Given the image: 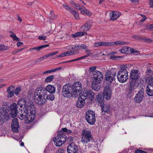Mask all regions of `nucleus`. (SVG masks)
Returning <instances> with one entry per match:
<instances>
[{
    "mask_svg": "<svg viewBox=\"0 0 153 153\" xmlns=\"http://www.w3.org/2000/svg\"><path fill=\"white\" fill-rule=\"evenodd\" d=\"M109 42H100L97 43H95L94 44V46L95 47H98L100 46H108Z\"/></svg>",
    "mask_w": 153,
    "mask_h": 153,
    "instance_id": "nucleus-31",
    "label": "nucleus"
},
{
    "mask_svg": "<svg viewBox=\"0 0 153 153\" xmlns=\"http://www.w3.org/2000/svg\"><path fill=\"white\" fill-rule=\"evenodd\" d=\"M109 44H108V46H113L114 45H123L128 44V43L127 42L120 41L113 42L111 43L109 42Z\"/></svg>",
    "mask_w": 153,
    "mask_h": 153,
    "instance_id": "nucleus-22",
    "label": "nucleus"
},
{
    "mask_svg": "<svg viewBox=\"0 0 153 153\" xmlns=\"http://www.w3.org/2000/svg\"><path fill=\"white\" fill-rule=\"evenodd\" d=\"M97 69V67L96 66L91 67L89 69V72L90 73H92V74L93 73L96 71Z\"/></svg>",
    "mask_w": 153,
    "mask_h": 153,
    "instance_id": "nucleus-45",
    "label": "nucleus"
},
{
    "mask_svg": "<svg viewBox=\"0 0 153 153\" xmlns=\"http://www.w3.org/2000/svg\"><path fill=\"white\" fill-rule=\"evenodd\" d=\"M80 30L81 31H83V32H86L88 31L89 30L88 29H87L85 27L84 25H83L80 27Z\"/></svg>",
    "mask_w": 153,
    "mask_h": 153,
    "instance_id": "nucleus-50",
    "label": "nucleus"
},
{
    "mask_svg": "<svg viewBox=\"0 0 153 153\" xmlns=\"http://www.w3.org/2000/svg\"><path fill=\"white\" fill-rule=\"evenodd\" d=\"M76 82L72 85L68 83L64 85L62 88V95L65 97L70 98L71 97H76Z\"/></svg>",
    "mask_w": 153,
    "mask_h": 153,
    "instance_id": "nucleus-1",
    "label": "nucleus"
},
{
    "mask_svg": "<svg viewBox=\"0 0 153 153\" xmlns=\"http://www.w3.org/2000/svg\"><path fill=\"white\" fill-rule=\"evenodd\" d=\"M139 71L137 70H132L131 72V75L130 76H139Z\"/></svg>",
    "mask_w": 153,
    "mask_h": 153,
    "instance_id": "nucleus-34",
    "label": "nucleus"
},
{
    "mask_svg": "<svg viewBox=\"0 0 153 153\" xmlns=\"http://www.w3.org/2000/svg\"><path fill=\"white\" fill-rule=\"evenodd\" d=\"M114 80V77H105L103 81L104 82L110 84L111 83L112 81Z\"/></svg>",
    "mask_w": 153,
    "mask_h": 153,
    "instance_id": "nucleus-32",
    "label": "nucleus"
},
{
    "mask_svg": "<svg viewBox=\"0 0 153 153\" xmlns=\"http://www.w3.org/2000/svg\"><path fill=\"white\" fill-rule=\"evenodd\" d=\"M46 37H47L46 36H39L38 39L41 40H45L46 39Z\"/></svg>",
    "mask_w": 153,
    "mask_h": 153,
    "instance_id": "nucleus-58",
    "label": "nucleus"
},
{
    "mask_svg": "<svg viewBox=\"0 0 153 153\" xmlns=\"http://www.w3.org/2000/svg\"><path fill=\"white\" fill-rule=\"evenodd\" d=\"M21 91V87H17L14 91V93L16 95L19 94V92Z\"/></svg>",
    "mask_w": 153,
    "mask_h": 153,
    "instance_id": "nucleus-47",
    "label": "nucleus"
},
{
    "mask_svg": "<svg viewBox=\"0 0 153 153\" xmlns=\"http://www.w3.org/2000/svg\"><path fill=\"white\" fill-rule=\"evenodd\" d=\"M144 89L142 88L136 95L134 100L137 103H140L142 101L144 96Z\"/></svg>",
    "mask_w": 153,
    "mask_h": 153,
    "instance_id": "nucleus-10",
    "label": "nucleus"
},
{
    "mask_svg": "<svg viewBox=\"0 0 153 153\" xmlns=\"http://www.w3.org/2000/svg\"><path fill=\"white\" fill-rule=\"evenodd\" d=\"M82 141L86 144L92 140L93 138L90 131L87 129L83 130L82 131Z\"/></svg>",
    "mask_w": 153,
    "mask_h": 153,
    "instance_id": "nucleus-6",
    "label": "nucleus"
},
{
    "mask_svg": "<svg viewBox=\"0 0 153 153\" xmlns=\"http://www.w3.org/2000/svg\"><path fill=\"white\" fill-rule=\"evenodd\" d=\"M151 85L153 86V77L149 79L148 81V85Z\"/></svg>",
    "mask_w": 153,
    "mask_h": 153,
    "instance_id": "nucleus-54",
    "label": "nucleus"
},
{
    "mask_svg": "<svg viewBox=\"0 0 153 153\" xmlns=\"http://www.w3.org/2000/svg\"><path fill=\"white\" fill-rule=\"evenodd\" d=\"M93 75L94 76H102V73L100 71L96 70L93 73Z\"/></svg>",
    "mask_w": 153,
    "mask_h": 153,
    "instance_id": "nucleus-38",
    "label": "nucleus"
},
{
    "mask_svg": "<svg viewBox=\"0 0 153 153\" xmlns=\"http://www.w3.org/2000/svg\"><path fill=\"white\" fill-rule=\"evenodd\" d=\"M8 47L3 45H0V51H4L8 49Z\"/></svg>",
    "mask_w": 153,
    "mask_h": 153,
    "instance_id": "nucleus-46",
    "label": "nucleus"
},
{
    "mask_svg": "<svg viewBox=\"0 0 153 153\" xmlns=\"http://www.w3.org/2000/svg\"><path fill=\"white\" fill-rule=\"evenodd\" d=\"M19 127L11 126L12 131L15 133L19 131Z\"/></svg>",
    "mask_w": 153,
    "mask_h": 153,
    "instance_id": "nucleus-48",
    "label": "nucleus"
},
{
    "mask_svg": "<svg viewBox=\"0 0 153 153\" xmlns=\"http://www.w3.org/2000/svg\"><path fill=\"white\" fill-rule=\"evenodd\" d=\"M104 96L102 93H100L97 96L96 101L98 102L99 104L104 103Z\"/></svg>",
    "mask_w": 153,
    "mask_h": 153,
    "instance_id": "nucleus-18",
    "label": "nucleus"
},
{
    "mask_svg": "<svg viewBox=\"0 0 153 153\" xmlns=\"http://www.w3.org/2000/svg\"><path fill=\"white\" fill-rule=\"evenodd\" d=\"M82 84L80 82L77 81V91H78V93H80L81 96L83 97V98H85L86 99L88 97L91 98V100L94 99V94L91 90H89L82 91Z\"/></svg>",
    "mask_w": 153,
    "mask_h": 153,
    "instance_id": "nucleus-5",
    "label": "nucleus"
},
{
    "mask_svg": "<svg viewBox=\"0 0 153 153\" xmlns=\"http://www.w3.org/2000/svg\"><path fill=\"white\" fill-rule=\"evenodd\" d=\"M103 79V77H93V78L92 79V89L96 91L99 90L100 88H98V86L97 85L100 83Z\"/></svg>",
    "mask_w": 153,
    "mask_h": 153,
    "instance_id": "nucleus-9",
    "label": "nucleus"
},
{
    "mask_svg": "<svg viewBox=\"0 0 153 153\" xmlns=\"http://www.w3.org/2000/svg\"><path fill=\"white\" fill-rule=\"evenodd\" d=\"M57 53L58 52L57 51H55L47 54L45 55H44L43 57H40L39 59H38L36 60V62H39L47 57L56 55Z\"/></svg>",
    "mask_w": 153,
    "mask_h": 153,
    "instance_id": "nucleus-20",
    "label": "nucleus"
},
{
    "mask_svg": "<svg viewBox=\"0 0 153 153\" xmlns=\"http://www.w3.org/2000/svg\"><path fill=\"white\" fill-rule=\"evenodd\" d=\"M57 153H64L63 149H59L57 151Z\"/></svg>",
    "mask_w": 153,
    "mask_h": 153,
    "instance_id": "nucleus-60",
    "label": "nucleus"
},
{
    "mask_svg": "<svg viewBox=\"0 0 153 153\" xmlns=\"http://www.w3.org/2000/svg\"><path fill=\"white\" fill-rule=\"evenodd\" d=\"M46 96L47 100L48 99L52 101L54 100L55 98L54 95L52 93H50L48 95L47 94H46Z\"/></svg>",
    "mask_w": 153,
    "mask_h": 153,
    "instance_id": "nucleus-40",
    "label": "nucleus"
},
{
    "mask_svg": "<svg viewBox=\"0 0 153 153\" xmlns=\"http://www.w3.org/2000/svg\"><path fill=\"white\" fill-rule=\"evenodd\" d=\"M137 86L134 85H132V84H130L129 87L128 88L130 89L132 91L134 92L135 91V90L137 88Z\"/></svg>",
    "mask_w": 153,
    "mask_h": 153,
    "instance_id": "nucleus-43",
    "label": "nucleus"
},
{
    "mask_svg": "<svg viewBox=\"0 0 153 153\" xmlns=\"http://www.w3.org/2000/svg\"><path fill=\"white\" fill-rule=\"evenodd\" d=\"M14 90V86L13 85H11L7 88V92L8 93L7 97H12L13 96Z\"/></svg>",
    "mask_w": 153,
    "mask_h": 153,
    "instance_id": "nucleus-19",
    "label": "nucleus"
},
{
    "mask_svg": "<svg viewBox=\"0 0 153 153\" xmlns=\"http://www.w3.org/2000/svg\"><path fill=\"white\" fill-rule=\"evenodd\" d=\"M63 7L67 10L69 11L71 13L73 14L75 16V18H76V11L74 10L71 7H69V6L66 4H64L63 5Z\"/></svg>",
    "mask_w": 153,
    "mask_h": 153,
    "instance_id": "nucleus-26",
    "label": "nucleus"
},
{
    "mask_svg": "<svg viewBox=\"0 0 153 153\" xmlns=\"http://www.w3.org/2000/svg\"><path fill=\"white\" fill-rule=\"evenodd\" d=\"M132 38L133 39H140L141 38V37L139 36L138 35H134L132 36Z\"/></svg>",
    "mask_w": 153,
    "mask_h": 153,
    "instance_id": "nucleus-59",
    "label": "nucleus"
},
{
    "mask_svg": "<svg viewBox=\"0 0 153 153\" xmlns=\"http://www.w3.org/2000/svg\"><path fill=\"white\" fill-rule=\"evenodd\" d=\"M65 56H67V54L65 52L59 55L56 56L55 58H57L60 57H63Z\"/></svg>",
    "mask_w": 153,
    "mask_h": 153,
    "instance_id": "nucleus-53",
    "label": "nucleus"
},
{
    "mask_svg": "<svg viewBox=\"0 0 153 153\" xmlns=\"http://www.w3.org/2000/svg\"><path fill=\"white\" fill-rule=\"evenodd\" d=\"M131 79L129 80H130V84H132V85H138V83L137 82L138 78V77H136L135 78H134L133 77H130Z\"/></svg>",
    "mask_w": 153,
    "mask_h": 153,
    "instance_id": "nucleus-33",
    "label": "nucleus"
},
{
    "mask_svg": "<svg viewBox=\"0 0 153 153\" xmlns=\"http://www.w3.org/2000/svg\"><path fill=\"white\" fill-rule=\"evenodd\" d=\"M92 23L91 22L89 21H87L84 24V25L85 27H86L88 30H89L91 27V26Z\"/></svg>",
    "mask_w": 153,
    "mask_h": 153,
    "instance_id": "nucleus-39",
    "label": "nucleus"
},
{
    "mask_svg": "<svg viewBox=\"0 0 153 153\" xmlns=\"http://www.w3.org/2000/svg\"><path fill=\"white\" fill-rule=\"evenodd\" d=\"M17 108V105L15 103H13L10 106V114L11 116L13 118L15 117L18 112Z\"/></svg>",
    "mask_w": 153,
    "mask_h": 153,
    "instance_id": "nucleus-13",
    "label": "nucleus"
},
{
    "mask_svg": "<svg viewBox=\"0 0 153 153\" xmlns=\"http://www.w3.org/2000/svg\"><path fill=\"white\" fill-rule=\"evenodd\" d=\"M134 153H147V152L142 150L138 149L135 151Z\"/></svg>",
    "mask_w": 153,
    "mask_h": 153,
    "instance_id": "nucleus-57",
    "label": "nucleus"
},
{
    "mask_svg": "<svg viewBox=\"0 0 153 153\" xmlns=\"http://www.w3.org/2000/svg\"><path fill=\"white\" fill-rule=\"evenodd\" d=\"M146 19V16H144L143 17H142V19H140V21L141 22H143Z\"/></svg>",
    "mask_w": 153,
    "mask_h": 153,
    "instance_id": "nucleus-62",
    "label": "nucleus"
},
{
    "mask_svg": "<svg viewBox=\"0 0 153 153\" xmlns=\"http://www.w3.org/2000/svg\"><path fill=\"white\" fill-rule=\"evenodd\" d=\"M112 72L109 70H107L105 74V76H111V75H112Z\"/></svg>",
    "mask_w": 153,
    "mask_h": 153,
    "instance_id": "nucleus-52",
    "label": "nucleus"
},
{
    "mask_svg": "<svg viewBox=\"0 0 153 153\" xmlns=\"http://www.w3.org/2000/svg\"><path fill=\"white\" fill-rule=\"evenodd\" d=\"M146 93L149 96L153 95V86L147 85L146 87Z\"/></svg>",
    "mask_w": 153,
    "mask_h": 153,
    "instance_id": "nucleus-27",
    "label": "nucleus"
},
{
    "mask_svg": "<svg viewBox=\"0 0 153 153\" xmlns=\"http://www.w3.org/2000/svg\"><path fill=\"white\" fill-rule=\"evenodd\" d=\"M30 110H25L24 112H22V114L19 116L21 120L26 119V122L27 123L33 122L35 117V108L34 105H32Z\"/></svg>",
    "mask_w": 153,
    "mask_h": 153,
    "instance_id": "nucleus-4",
    "label": "nucleus"
},
{
    "mask_svg": "<svg viewBox=\"0 0 153 153\" xmlns=\"http://www.w3.org/2000/svg\"><path fill=\"white\" fill-rule=\"evenodd\" d=\"M77 10L83 14L89 16H90L91 15V13L89 11L85 9L83 6L80 5L79 4H77Z\"/></svg>",
    "mask_w": 153,
    "mask_h": 153,
    "instance_id": "nucleus-14",
    "label": "nucleus"
},
{
    "mask_svg": "<svg viewBox=\"0 0 153 153\" xmlns=\"http://www.w3.org/2000/svg\"><path fill=\"white\" fill-rule=\"evenodd\" d=\"M103 93L105 99L107 100H109L110 99L112 92L110 85H107L105 87Z\"/></svg>",
    "mask_w": 153,
    "mask_h": 153,
    "instance_id": "nucleus-12",
    "label": "nucleus"
},
{
    "mask_svg": "<svg viewBox=\"0 0 153 153\" xmlns=\"http://www.w3.org/2000/svg\"><path fill=\"white\" fill-rule=\"evenodd\" d=\"M11 124H14L16 125H19L18 119L16 118L13 119L12 120Z\"/></svg>",
    "mask_w": 153,
    "mask_h": 153,
    "instance_id": "nucleus-49",
    "label": "nucleus"
},
{
    "mask_svg": "<svg viewBox=\"0 0 153 153\" xmlns=\"http://www.w3.org/2000/svg\"><path fill=\"white\" fill-rule=\"evenodd\" d=\"M153 40L150 38H146V42L151 43L152 42Z\"/></svg>",
    "mask_w": 153,
    "mask_h": 153,
    "instance_id": "nucleus-61",
    "label": "nucleus"
},
{
    "mask_svg": "<svg viewBox=\"0 0 153 153\" xmlns=\"http://www.w3.org/2000/svg\"><path fill=\"white\" fill-rule=\"evenodd\" d=\"M42 88L45 90L46 91V94H47V91H48L50 93H53L55 92V89L54 87L51 85H48L45 88L44 87Z\"/></svg>",
    "mask_w": 153,
    "mask_h": 153,
    "instance_id": "nucleus-21",
    "label": "nucleus"
},
{
    "mask_svg": "<svg viewBox=\"0 0 153 153\" xmlns=\"http://www.w3.org/2000/svg\"><path fill=\"white\" fill-rule=\"evenodd\" d=\"M127 96L128 97H130L132 95L131 94L134 92L128 88V90L127 91Z\"/></svg>",
    "mask_w": 153,
    "mask_h": 153,
    "instance_id": "nucleus-51",
    "label": "nucleus"
},
{
    "mask_svg": "<svg viewBox=\"0 0 153 153\" xmlns=\"http://www.w3.org/2000/svg\"><path fill=\"white\" fill-rule=\"evenodd\" d=\"M110 110V106L108 105L103 104L102 106V112H109Z\"/></svg>",
    "mask_w": 153,
    "mask_h": 153,
    "instance_id": "nucleus-30",
    "label": "nucleus"
},
{
    "mask_svg": "<svg viewBox=\"0 0 153 153\" xmlns=\"http://www.w3.org/2000/svg\"><path fill=\"white\" fill-rule=\"evenodd\" d=\"M57 71V69H56V68H55L54 69H51V70H49L46 71L45 72H44L43 73L38 74H37V75L39 76H44V74L50 73L53 72H55Z\"/></svg>",
    "mask_w": 153,
    "mask_h": 153,
    "instance_id": "nucleus-37",
    "label": "nucleus"
},
{
    "mask_svg": "<svg viewBox=\"0 0 153 153\" xmlns=\"http://www.w3.org/2000/svg\"><path fill=\"white\" fill-rule=\"evenodd\" d=\"M129 51H130V52L131 53H136L138 52L137 51L134 50L133 49L126 47H124L120 50L121 52L123 53H128Z\"/></svg>",
    "mask_w": 153,
    "mask_h": 153,
    "instance_id": "nucleus-23",
    "label": "nucleus"
},
{
    "mask_svg": "<svg viewBox=\"0 0 153 153\" xmlns=\"http://www.w3.org/2000/svg\"><path fill=\"white\" fill-rule=\"evenodd\" d=\"M23 44V43L21 42H18L17 43V45L18 47H19L21 46L22 44Z\"/></svg>",
    "mask_w": 153,
    "mask_h": 153,
    "instance_id": "nucleus-64",
    "label": "nucleus"
},
{
    "mask_svg": "<svg viewBox=\"0 0 153 153\" xmlns=\"http://www.w3.org/2000/svg\"><path fill=\"white\" fill-rule=\"evenodd\" d=\"M87 34V32H83V31L77 32V36H82L84 35H86Z\"/></svg>",
    "mask_w": 153,
    "mask_h": 153,
    "instance_id": "nucleus-44",
    "label": "nucleus"
},
{
    "mask_svg": "<svg viewBox=\"0 0 153 153\" xmlns=\"http://www.w3.org/2000/svg\"><path fill=\"white\" fill-rule=\"evenodd\" d=\"M63 7L67 10L69 11L71 13L73 14L75 16V18H76V11L74 10L71 7H69V6L66 4H64L63 5Z\"/></svg>",
    "mask_w": 153,
    "mask_h": 153,
    "instance_id": "nucleus-25",
    "label": "nucleus"
},
{
    "mask_svg": "<svg viewBox=\"0 0 153 153\" xmlns=\"http://www.w3.org/2000/svg\"><path fill=\"white\" fill-rule=\"evenodd\" d=\"M76 146L74 143H71L68 146L67 150L68 153H76Z\"/></svg>",
    "mask_w": 153,
    "mask_h": 153,
    "instance_id": "nucleus-16",
    "label": "nucleus"
},
{
    "mask_svg": "<svg viewBox=\"0 0 153 153\" xmlns=\"http://www.w3.org/2000/svg\"><path fill=\"white\" fill-rule=\"evenodd\" d=\"M85 49V52L87 54H90L91 53L90 51L88 49L87 47L85 45H77V49Z\"/></svg>",
    "mask_w": 153,
    "mask_h": 153,
    "instance_id": "nucleus-28",
    "label": "nucleus"
},
{
    "mask_svg": "<svg viewBox=\"0 0 153 153\" xmlns=\"http://www.w3.org/2000/svg\"><path fill=\"white\" fill-rule=\"evenodd\" d=\"M32 102H27L23 99H20L17 102V105H19L20 107H24L23 111L22 112H24L25 110H30L32 105H34L32 104Z\"/></svg>",
    "mask_w": 153,
    "mask_h": 153,
    "instance_id": "nucleus-8",
    "label": "nucleus"
},
{
    "mask_svg": "<svg viewBox=\"0 0 153 153\" xmlns=\"http://www.w3.org/2000/svg\"><path fill=\"white\" fill-rule=\"evenodd\" d=\"M150 4H151L150 6V7H153V0H150Z\"/></svg>",
    "mask_w": 153,
    "mask_h": 153,
    "instance_id": "nucleus-63",
    "label": "nucleus"
},
{
    "mask_svg": "<svg viewBox=\"0 0 153 153\" xmlns=\"http://www.w3.org/2000/svg\"><path fill=\"white\" fill-rule=\"evenodd\" d=\"M146 74V75L150 76H153V71L148 67H147Z\"/></svg>",
    "mask_w": 153,
    "mask_h": 153,
    "instance_id": "nucleus-35",
    "label": "nucleus"
},
{
    "mask_svg": "<svg viewBox=\"0 0 153 153\" xmlns=\"http://www.w3.org/2000/svg\"><path fill=\"white\" fill-rule=\"evenodd\" d=\"M10 36L13 39V40H16L17 41H20L19 39L17 37L15 34L13 33H12V34L10 35Z\"/></svg>",
    "mask_w": 153,
    "mask_h": 153,
    "instance_id": "nucleus-42",
    "label": "nucleus"
},
{
    "mask_svg": "<svg viewBox=\"0 0 153 153\" xmlns=\"http://www.w3.org/2000/svg\"><path fill=\"white\" fill-rule=\"evenodd\" d=\"M127 77H117L118 80L120 82L123 83L128 79Z\"/></svg>",
    "mask_w": 153,
    "mask_h": 153,
    "instance_id": "nucleus-41",
    "label": "nucleus"
},
{
    "mask_svg": "<svg viewBox=\"0 0 153 153\" xmlns=\"http://www.w3.org/2000/svg\"><path fill=\"white\" fill-rule=\"evenodd\" d=\"M9 118L8 114H3L2 113L0 112V125L3 124L4 122V119L8 120Z\"/></svg>",
    "mask_w": 153,
    "mask_h": 153,
    "instance_id": "nucleus-24",
    "label": "nucleus"
},
{
    "mask_svg": "<svg viewBox=\"0 0 153 153\" xmlns=\"http://www.w3.org/2000/svg\"><path fill=\"white\" fill-rule=\"evenodd\" d=\"M79 97L77 101V107L81 108L83 107L85 104V100L86 98H83V97L81 96L80 93H79ZM77 95L78 94H77Z\"/></svg>",
    "mask_w": 153,
    "mask_h": 153,
    "instance_id": "nucleus-15",
    "label": "nucleus"
},
{
    "mask_svg": "<svg viewBox=\"0 0 153 153\" xmlns=\"http://www.w3.org/2000/svg\"><path fill=\"white\" fill-rule=\"evenodd\" d=\"M49 45H42L38 47L33 48L34 50H36V51L38 52L42 49L49 46Z\"/></svg>",
    "mask_w": 153,
    "mask_h": 153,
    "instance_id": "nucleus-36",
    "label": "nucleus"
},
{
    "mask_svg": "<svg viewBox=\"0 0 153 153\" xmlns=\"http://www.w3.org/2000/svg\"><path fill=\"white\" fill-rule=\"evenodd\" d=\"M71 132V130H68L66 128H62L58 131L57 135L53 139L54 145L57 146H61L66 140V136L65 132L66 134H69Z\"/></svg>",
    "mask_w": 153,
    "mask_h": 153,
    "instance_id": "nucleus-3",
    "label": "nucleus"
},
{
    "mask_svg": "<svg viewBox=\"0 0 153 153\" xmlns=\"http://www.w3.org/2000/svg\"><path fill=\"white\" fill-rule=\"evenodd\" d=\"M120 15V13L117 11H111L109 13V16H111L110 19L112 20L117 19Z\"/></svg>",
    "mask_w": 153,
    "mask_h": 153,
    "instance_id": "nucleus-17",
    "label": "nucleus"
},
{
    "mask_svg": "<svg viewBox=\"0 0 153 153\" xmlns=\"http://www.w3.org/2000/svg\"><path fill=\"white\" fill-rule=\"evenodd\" d=\"M72 50L65 52L67 54V56H70L73 55L75 54V53L76 52V45L72 47Z\"/></svg>",
    "mask_w": 153,
    "mask_h": 153,
    "instance_id": "nucleus-29",
    "label": "nucleus"
},
{
    "mask_svg": "<svg viewBox=\"0 0 153 153\" xmlns=\"http://www.w3.org/2000/svg\"><path fill=\"white\" fill-rule=\"evenodd\" d=\"M146 27L149 30L153 31V24L147 26Z\"/></svg>",
    "mask_w": 153,
    "mask_h": 153,
    "instance_id": "nucleus-56",
    "label": "nucleus"
},
{
    "mask_svg": "<svg viewBox=\"0 0 153 153\" xmlns=\"http://www.w3.org/2000/svg\"><path fill=\"white\" fill-rule=\"evenodd\" d=\"M53 79V77H47L45 80V82H50Z\"/></svg>",
    "mask_w": 153,
    "mask_h": 153,
    "instance_id": "nucleus-55",
    "label": "nucleus"
},
{
    "mask_svg": "<svg viewBox=\"0 0 153 153\" xmlns=\"http://www.w3.org/2000/svg\"><path fill=\"white\" fill-rule=\"evenodd\" d=\"M46 91L42 87L37 88L35 90L34 94V98L37 104L42 105L45 104L47 100Z\"/></svg>",
    "mask_w": 153,
    "mask_h": 153,
    "instance_id": "nucleus-2",
    "label": "nucleus"
},
{
    "mask_svg": "<svg viewBox=\"0 0 153 153\" xmlns=\"http://www.w3.org/2000/svg\"><path fill=\"white\" fill-rule=\"evenodd\" d=\"M85 119L89 124L93 125L96 121V117L94 112L91 110L86 111L85 114Z\"/></svg>",
    "mask_w": 153,
    "mask_h": 153,
    "instance_id": "nucleus-7",
    "label": "nucleus"
},
{
    "mask_svg": "<svg viewBox=\"0 0 153 153\" xmlns=\"http://www.w3.org/2000/svg\"><path fill=\"white\" fill-rule=\"evenodd\" d=\"M128 65H122L120 67V70L118 72L117 76L120 75V76H128V72L126 69L128 68Z\"/></svg>",
    "mask_w": 153,
    "mask_h": 153,
    "instance_id": "nucleus-11",
    "label": "nucleus"
}]
</instances>
